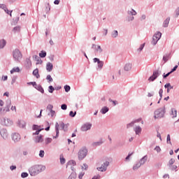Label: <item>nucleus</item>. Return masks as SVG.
Listing matches in <instances>:
<instances>
[{
  "instance_id": "obj_6",
  "label": "nucleus",
  "mask_w": 179,
  "mask_h": 179,
  "mask_svg": "<svg viewBox=\"0 0 179 179\" xmlns=\"http://www.w3.org/2000/svg\"><path fill=\"white\" fill-rule=\"evenodd\" d=\"M92 48L94 50L95 54H101V52H103L101 46L99 45L93 44Z\"/></svg>"
},
{
  "instance_id": "obj_35",
  "label": "nucleus",
  "mask_w": 179,
  "mask_h": 179,
  "mask_svg": "<svg viewBox=\"0 0 179 179\" xmlns=\"http://www.w3.org/2000/svg\"><path fill=\"white\" fill-rule=\"evenodd\" d=\"M13 33H19L20 31V27H15L13 29Z\"/></svg>"
},
{
  "instance_id": "obj_28",
  "label": "nucleus",
  "mask_w": 179,
  "mask_h": 179,
  "mask_svg": "<svg viewBox=\"0 0 179 179\" xmlns=\"http://www.w3.org/2000/svg\"><path fill=\"white\" fill-rule=\"evenodd\" d=\"M169 23H170V18H166L164 22V27H167L169 26Z\"/></svg>"
},
{
  "instance_id": "obj_48",
  "label": "nucleus",
  "mask_w": 179,
  "mask_h": 179,
  "mask_svg": "<svg viewBox=\"0 0 179 179\" xmlns=\"http://www.w3.org/2000/svg\"><path fill=\"white\" fill-rule=\"evenodd\" d=\"M83 176H85V172H81V173H80V174H79V176H78V178H79V179L83 178Z\"/></svg>"
},
{
  "instance_id": "obj_57",
  "label": "nucleus",
  "mask_w": 179,
  "mask_h": 179,
  "mask_svg": "<svg viewBox=\"0 0 179 179\" xmlns=\"http://www.w3.org/2000/svg\"><path fill=\"white\" fill-rule=\"evenodd\" d=\"M88 167L89 166H87V164H84L83 166H82V169H83V170H87Z\"/></svg>"
},
{
  "instance_id": "obj_51",
  "label": "nucleus",
  "mask_w": 179,
  "mask_h": 179,
  "mask_svg": "<svg viewBox=\"0 0 179 179\" xmlns=\"http://www.w3.org/2000/svg\"><path fill=\"white\" fill-rule=\"evenodd\" d=\"M44 150H41L40 152H39V156L40 157H44Z\"/></svg>"
},
{
  "instance_id": "obj_30",
  "label": "nucleus",
  "mask_w": 179,
  "mask_h": 179,
  "mask_svg": "<svg viewBox=\"0 0 179 179\" xmlns=\"http://www.w3.org/2000/svg\"><path fill=\"white\" fill-rule=\"evenodd\" d=\"M15 72H20V69H19V67H14V68L10 71V73H15Z\"/></svg>"
},
{
  "instance_id": "obj_4",
  "label": "nucleus",
  "mask_w": 179,
  "mask_h": 179,
  "mask_svg": "<svg viewBox=\"0 0 179 179\" xmlns=\"http://www.w3.org/2000/svg\"><path fill=\"white\" fill-rule=\"evenodd\" d=\"M13 57L15 61H19V59H22V53L20 50L15 49L13 52Z\"/></svg>"
},
{
  "instance_id": "obj_2",
  "label": "nucleus",
  "mask_w": 179,
  "mask_h": 179,
  "mask_svg": "<svg viewBox=\"0 0 179 179\" xmlns=\"http://www.w3.org/2000/svg\"><path fill=\"white\" fill-rule=\"evenodd\" d=\"M87 156V149L83 148L78 152V159L79 160H83L84 158Z\"/></svg>"
},
{
  "instance_id": "obj_1",
  "label": "nucleus",
  "mask_w": 179,
  "mask_h": 179,
  "mask_svg": "<svg viewBox=\"0 0 179 179\" xmlns=\"http://www.w3.org/2000/svg\"><path fill=\"white\" fill-rule=\"evenodd\" d=\"M45 169V166H42L40 165H35L29 169V174L30 176H34L39 174V173Z\"/></svg>"
},
{
  "instance_id": "obj_63",
  "label": "nucleus",
  "mask_w": 179,
  "mask_h": 179,
  "mask_svg": "<svg viewBox=\"0 0 179 179\" xmlns=\"http://www.w3.org/2000/svg\"><path fill=\"white\" fill-rule=\"evenodd\" d=\"M155 150H156L157 152H160L161 149H160V147L159 146H157L155 148Z\"/></svg>"
},
{
  "instance_id": "obj_64",
  "label": "nucleus",
  "mask_w": 179,
  "mask_h": 179,
  "mask_svg": "<svg viewBox=\"0 0 179 179\" xmlns=\"http://www.w3.org/2000/svg\"><path fill=\"white\" fill-rule=\"evenodd\" d=\"M10 110H11L12 111H14L15 113H16V106H12L11 108H10Z\"/></svg>"
},
{
  "instance_id": "obj_59",
  "label": "nucleus",
  "mask_w": 179,
  "mask_h": 179,
  "mask_svg": "<svg viewBox=\"0 0 179 179\" xmlns=\"http://www.w3.org/2000/svg\"><path fill=\"white\" fill-rule=\"evenodd\" d=\"M143 47H145V43L141 45L140 48H138V51H142L143 50Z\"/></svg>"
},
{
  "instance_id": "obj_38",
  "label": "nucleus",
  "mask_w": 179,
  "mask_h": 179,
  "mask_svg": "<svg viewBox=\"0 0 179 179\" xmlns=\"http://www.w3.org/2000/svg\"><path fill=\"white\" fill-rule=\"evenodd\" d=\"M20 128H25L26 127V122H20Z\"/></svg>"
},
{
  "instance_id": "obj_39",
  "label": "nucleus",
  "mask_w": 179,
  "mask_h": 179,
  "mask_svg": "<svg viewBox=\"0 0 179 179\" xmlns=\"http://www.w3.org/2000/svg\"><path fill=\"white\" fill-rule=\"evenodd\" d=\"M103 143V141L95 142L92 143L93 146H100Z\"/></svg>"
},
{
  "instance_id": "obj_13",
  "label": "nucleus",
  "mask_w": 179,
  "mask_h": 179,
  "mask_svg": "<svg viewBox=\"0 0 179 179\" xmlns=\"http://www.w3.org/2000/svg\"><path fill=\"white\" fill-rule=\"evenodd\" d=\"M94 62H97L99 68L101 69L103 68V66L104 65V62L100 61L98 58L94 59Z\"/></svg>"
},
{
  "instance_id": "obj_14",
  "label": "nucleus",
  "mask_w": 179,
  "mask_h": 179,
  "mask_svg": "<svg viewBox=\"0 0 179 179\" xmlns=\"http://www.w3.org/2000/svg\"><path fill=\"white\" fill-rule=\"evenodd\" d=\"M52 68H54L52 63L48 62L46 64V70L48 71V72H51V71H52Z\"/></svg>"
},
{
  "instance_id": "obj_40",
  "label": "nucleus",
  "mask_w": 179,
  "mask_h": 179,
  "mask_svg": "<svg viewBox=\"0 0 179 179\" xmlns=\"http://www.w3.org/2000/svg\"><path fill=\"white\" fill-rule=\"evenodd\" d=\"M68 179H76V174L75 173H71L69 176Z\"/></svg>"
},
{
  "instance_id": "obj_16",
  "label": "nucleus",
  "mask_w": 179,
  "mask_h": 179,
  "mask_svg": "<svg viewBox=\"0 0 179 179\" xmlns=\"http://www.w3.org/2000/svg\"><path fill=\"white\" fill-rule=\"evenodd\" d=\"M13 139L14 142H17L18 141H20V135H19V134H14L13 135Z\"/></svg>"
},
{
  "instance_id": "obj_60",
  "label": "nucleus",
  "mask_w": 179,
  "mask_h": 179,
  "mask_svg": "<svg viewBox=\"0 0 179 179\" xmlns=\"http://www.w3.org/2000/svg\"><path fill=\"white\" fill-rule=\"evenodd\" d=\"M163 60L164 61V62H167V61H169V56H164L163 57Z\"/></svg>"
},
{
  "instance_id": "obj_29",
  "label": "nucleus",
  "mask_w": 179,
  "mask_h": 179,
  "mask_svg": "<svg viewBox=\"0 0 179 179\" xmlns=\"http://www.w3.org/2000/svg\"><path fill=\"white\" fill-rule=\"evenodd\" d=\"M6 45V41L5 40L0 41V48H3Z\"/></svg>"
},
{
  "instance_id": "obj_5",
  "label": "nucleus",
  "mask_w": 179,
  "mask_h": 179,
  "mask_svg": "<svg viewBox=\"0 0 179 179\" xmlns=\"http://www.w3.org/2000/svg\"><path fill=\"white\" fill-rule=\"evenodd\" d=\"M155 118H162L164 116V109L159 108L155 112Z\"/></svg>"
},
{
  "instance_id": "obj_37",
  "label": "nucleus",
  "mask_w": 179,
  "mask_h": 179,
  "mask_svg": "<svg viewBox=\"0 0 179 179\" xmlns=\"http://www.w3.org/2000/svg\"><path fill=\"white\" fill-rule=\"evenodd\" d=\"M60 127L64 129V131H66V129H68V126L64 123H61Z\"/></svg>"
},
{
  "instance_id": "obj_43",
  "label": "nucleus",
  "mask_w": 179,
  "mask_h": 179,
  "mask_svg": "<svg viewBox=\"0 0 179 179\" xmlns=\"http://www.w3.org/2000/svg\"><path fill=\"white\" fill-rule=\"evenodd\" d=\"M37 89L38 90L39 92H41V93H44V89L43 88V87L38 85Z\"/></svg>"
},
{
  "instance_id": "obj_45",
  "label": "nucleus",
  "mask_w": 179,
  "mask_h": 179,
  "mask_svg": "<svg viewBox=\"0 0 179 179\" xmlns=\"http://www.w3.org/2000/svg\"><path fill=\"white\" fill-rule=\"evenodd\" d=\"M169 168L172 171L177 170V165H171V166H169Z\"/></svg>"
},
{
  "instance_id": "obj_12",
  "label": "nucleus",
  "mask_w": 179,
  "mask_h": 179,
  "mask_svg": "<svg viewBox=\"0 0 179 179\" xmlns=\"http://www.w3.org/2000/svg\"><path fill=\"white\" fill-rule=\"evenodd\" d=\"M0 8L1 9H3V10L5 12H6V13L8 15H10V16L12 17V11H10V13H9V10H8V8H6V5H5V4H0Z\"/></svg>"
},
{
  "instance_id": "obj_34",
  "label": "nucleus",
  "mask_w": 179,
  "mask_h": 179,
  "mask_svg": "<svg viewBox=\"0 0 179 179\" xmlns=\"http://www.w3.org/2000/svg\"><path fill=\"white\" fill-rule=\"evenodd\" d=\"M108 108L107 107H103L101 110V113H102V114H106V113H108Z\"/></svg>"
},
{
  "instance_id": "obj_20",
  "label": "nucleus",
  "mask_w": 179,
  "mask_h": 179,
  "mask_svg": "<svg viewBox=\"0 0 179 179\" xmlns=\"http://www.w3.org/2000/svg\"><path fill=\"white\" fill-rule=\"evenodd\" d=\"M134 131H135L136 135H139V134H141V132H142V128H141V127L138 126L134 129Z\"/></svg>"
},
{
  "instance_id": "obj_52",
  "label": "nucleus",
  "mask_w": 179,
  "mask_h": 179,
  "mask_svg": "<svg viewBox=\"0 0 179 179\" xmlns=\"http://www.w3.org/2000/svg\"><path fill=\"white\" fill-rule=\"evenodd\" d=\"M54 92V87L52 85L49 86V93H52Z\"/></svg>"
},
{
  "instance_id": "obj_58",
  "label": "nucleus",
  "mask_w": 179,
  "mask_h": 179,
  "mask_svg": "<svg viewBox=\"0 0 179 179\" xmlns=\"http://www.w3.org/2000/svg\"><path fill=\"white\" fill-rule=\"evenodd\" d=\"M43 130L44 129L36 130V131L34 133L33 135H38V134H40V132H41V131H43Z\"/></svg>"
},
{
  "instance_id": "obj_44",
  "label": "nucleus",
  "mask_w": 179,
  "mask_h": 179,
  "mask_svg": "<svg viewBox=\"0 0 179 179\" xmlns=\"http://www.w3.org/2000/svg\"><path fill=\"white\" fill-rule=\"evenodd\" d=\"M129 15H131L132 16H135L136 15V11L134 10H131V11H129Z\"/></svg>"
},
{
  "instance_id": "obj_36",
  "label": "nucleus",
  "mask_w": 179,
  "mask_h": 179,
  "mask_svg": "<svg viewBox=\"0 0 179 179\" xmlns=\"http://www.w3.org/2000/svg\"><path fill=\"white\" fill-rule=\"evenodd\" d=\"M68 166H76V162L74 160H71L68 162Z\"/></svg>"
},
{
  "instance_id": "obj_53",
  "label": "nucleus",
  "mask_w": 179,
  "mask_h": 179,
  "mask_svg": "<svg viewBox=\"0 0 179 179\" xmlns=\"http://www.w3.org/2000/svg\"><path fill=\"white\" fill-rule=\"evenodd\" d=\"M61 108L62 110H66V108H68V106H66V104H62L61 106Z\"/></svg>"
},
{
  "instance_id": "obj_27",
  "label": "nucleus",
  "mask_w": 179,
  "mask_h": 179,
  "mask_svg": "<svg viewBox=\"0 0 179 179\" xmlns=\"http://www.w3.org/2000/svg\"><path fill=\"white\" fill-rule=\"evenodd\" d=\"M39 57H41V58H45V57H47V52L42 50L41 53H39Z\"/></svg>"
},
{
  "instance_id": "obj_24",
  "label": "nucleus",
  "mask_w": 179,
  "mask_h": 179,
  "mask_svg": "<svg viewBox=\"0 0 179 179\" xmlns=\"http://www.w3.org/2000/svg\"><path fill=\"white\" fill-rule=\"evenodd\" d=\"M32 129H33V131H38L39 129H43V128L41 129V126L34 124V125L32 127Z\"/></svg>"
},
{
  "instance_id": "obj_17",
  "label": "nucleus",
  "mask_w": 179,
  "mask_h": 179,
  "mask_svg": "<svg viewBox=\"0 0 179 179\" xmlns=\"http://www.w3.org/2000/svg\"><path fill=\"white\" fill-rule=\"evenodd\" d=\"M164 87L167 89V93H170V90H171V89H173L174 87L171 86V84L170 83H166L164 85Z\"/></svg>"
},
{
  "instance_id": "obj_42",
  "label": "nucleus",
  "mask_w": 179,
  "mask_h": 179,
  "mask_svg": "<svg viewBox=\"0 0 179 179\" xmlns=\"http://www.w3.org/2000/svg\"><path fill=\"white\" fill-rule=\"evenodd\" d=\"M141 164L138 163V164H136L135 166H134V167H133V170H138V169L139 168V167H141Z\"/></svg>"
},
{
  "instance_id": "obj_23",
  "label": "nucleus",
  "mask_w": 179,
  "mask_h": 179,
  "mask_svg": "<svg viewBox=\"0 0 179 179\" xmlns=\"http://www.w3.org/2000/svg\"><path fill=\"white\" fill-rule=\"evenodd\" d=\"M140 121H142V119L139 118L138 120H136L134 122H132L131 123L127 124V128H129V127H134V124L135 122H140Z\"/></svg>"
},
{
  "instance_id": "obj_7",
  "label": "nucleus",
  "mask_w": 179,
  "mask_h": 179,
  "mask_svg": "<svg viewBox=\"0 0 179 179\" xmlns=\"http://www.w3.org/2000/svg\"><path fill=\"white\" fill-rule=\"evenodd\" d=\"M159 75H160V71L159 70L154 71L152 76H151L149 78L148 80L150 82H153V80H155V79H157V78L159 77Z\"/></svg>"
},
{
  "instance_id": "obj_47",
  "label": "nucleus",
  "mask_w": 179,
  "mask_h": 179,
  "mask_svg": "<svg viewBox=\"0 0 179 179\" xmlns=\"http://www.w3.org/2000/svg\"><path fill=\"white\" fill-rule=\"evenodd\" d=\"M47 80H49V82H52V78L50 75H48L46 77Z\"/></svg>"
},
{
  "instance_id": "obj_41",
  "label": "nucleus",
  "mask_w": 179,
  "mask_h": 179,
  "mask_svg": "<svg viewBox=\"0 0 179 179\" xmlns=\"http://www.w3.org/2000/svg\"><path fill=\"white\" fill-rule=\"evenodd\" d=\"M166 142L167 143H170V145H171V138H170V134L167 135Z\"/></svg>"
},
{
  "instance_id": "obj_15",
  "label": "nucleus",
  "mask_w": 179,
  "mask_h": 179,
  "mask_svg": "<svg viewBox=\"0 0 179 179\" xmlns=\"http://www.w3.org/2000/svg\"><path fill=\"white\" fill-rule=\"evenodd\" d=\"M43 141H44V139H43L42 135L38 136L35 138V142L36 143H40L43 142Z\"/></svg>"
},
{
  "instance_id": "obj_26",
  "label": "nucleus",
  "mask_w": 179,
  "mask_h": 179,
  "mask_svg": "<svg viewBox=\"0 0 179 179\" xmlns=\"http://www.w3.org/2000/svg\"><path fill=\"white\" fill-rule=\"evenodd\" d=\"M171 115H172V118H176V117H177V110L172 109L171 110Z\"/></svg>"
},
{
  "instance_id": "obj_18",
  "label": "nucleus",
  "mask_w": 179,
  "mask_h": 179,
  "mask_svg": "<svg viewBox=\"0 0 179 179\" xmlns=\"http://www.w3.org/2000/svg\"><path fill=\"white\" fill-rule=\"evenodd\" d=\"M59 124L58 123L56 124L55 125V129H56V136H54L53 138H58L59 135Z\"/></svg>"
},
{
  "instance_id": "obj_3",
  "label": "nucleus",
  "mask_w": 179,
  "mask_h": 179,
  "mask_svg": "<svg viewBox=\"0 0 179 179\" xmlns=\"http://www.w3.org/2000/svg\"><path fill=\"white\" fill-rule=\"evenodd\" d=\"M161 38L162 34L160 31H158L156 34H155L152 37V44H153V45H156V44H157V41H159Z\"/></svg>"
},
{
  "instance_id": "obj_56",
  "label": "nucleus",
  "mask_w": 179,
  "mask_h": 179,
  "mask_svg": "<svg viewBox=\"0 0 179 179\" xmlns=\"http://www.w3.org/2000/svg\"><path fill=\"white\" fill-rule=\"evenodd\" d=\"M28 66H31V60L30 59H27Z\"/></svg>"
},
{
  "instance_id": "obj_54",
  "label": "nucleus",
  "mask_w": 179,
  "mask_h": 179,
  "mask_svg": "<svg viewBox=\"0 0 179 179\" xmlns=\"http://www.w3.org/2000/svg\"><path fill=\"white\" fill-rule=\"evenodd\" d=\"M28 85H32L34 87H36V86H37V83L36 82L28 83Z\"/></svg>"
},
{
  "instance_id": "obj_50",
  "label": "nucleus",
  "mask_w": 179,
  "mask_h": 179,
  "mask_svg": "<svg viewBox=\"0 0 179 179\" xmlns=\"http://www.w3.org/2000/svg\"><path fill=\"white\" fill-rule=\"evenodd\" d=\"M27 176H29V174H28L27 173H22L21 174V177H22V178H26V177H27Z\"/></svg>"
},
{
  "instance_id": "obj_31",
  "label": "nucleus",
  "mask_w": 179,
  "mask_h": 179,
  "mask_svg": "<svg viewBox=\"0 0 179 179\" xmlns=\"http://www.w3.org/2000/svg\"><path fill=\"white\" fill-rule=\"evenodd\" d=\"M65 158L64 157V155H60V163L61 164H65Z\"/></svg>"
},
{
  "instance_id": "obj_55",
  "label": "nucleus",
  "mask_w": 179,
  "mask_h": 179,
  "mask_svg": "<svg viewBox=\"0 0 179 179\" xmlns=\"http://www.w3.org/2000/svg\"><path fill=\"white\" fill-rule=\"evenodd\" d=\"M159 94L160 96V98L163 97V89H160L159 91Z\"/></svg>"
},
{
  "instance_id": "obj_49",
  "label": "nucleus",
  "mask_w": 179,
  "mask_h": 179,
  "mask_svg": "<svg viewBox=\"0 0 179 179\" xmlns=\"http://www.w3.org/2000/svg\"><path fill=\"white\" fill-rule=\"evenodd\" d=\"M69 115L70 117H75V115H76V112L73 113V111H70Z\"/></svg>"
},
{
  "instance_id": "obj_33",
  "label": "nucleus",
  "mask_w": 179,
  "mask_h": 179,
  "mask_svg": "<svg viewBox=\"0 0 179 179\" xmlns=\"http://www.w3.org/2000/svg\"><path fill=\"white\" fill-rule=\"evenodd\" d=\"M51 142H52V138H46L45 139V145H48L49 143H51Z\"/></svg>"
},
{
  "instance_id": "obj_11",
  "label": "nucleus",
  "mask_w": 179,
  "mask_h": 179,
  "mask_svg": "<svg viewBox=\"0 0 179 179\" xmlns=\"http://www.w3.org/2000/svg\"><path fill=\"white\" fill-rule=\"evenodd\" d=\"M0 134L2 138H3V139H6V138H8V131L6 129H1Z\"/></svg>"
},
{
  "instance_id": "obj_19",
  "label": "nucleus",
  "mask_w": 179,
  "mask_h": 179,
  "mask_svg": "<svg viewBox=\"0 0 179 179\" xmlns=\"http://www.w3.org/2000/svg\"><path fill=\"white\" fill-rule=\"evenodd\" d=\"M124 69V71H131V69H132V64H131L130 63L126 64Z\"/></svg>"
},
{
  "instance_id": "obj_32",
  "label": "nucleus",
  "mask_w": 179,
  "mask_h": 179,
  "mask_svg": "<svg viewBox=\"0 0 179 179\" xmlns=\"http://www.w3.org/2000/svg\"><path fill=\"white\" fill-rule=\"evenodd\" d=\"M176 162V159H171L169 162L168 166L169 167L173 166V164H174V163Z\"/></svg>"
},
{
  "instance_id": "obj_8",
  "label": "nucleus",
  "mask_w": 179,
  "mask_h": 179,
  "mask_svg": "<svg viewBox=\"0 0 179 179\" xmlns=\"http://www.w3.org/2000/svg\"><path fill=\"white\" fill-rule=\"evenodd\" d=\"M159 75H160V71L159 70L154 71L152 76H151L149 78L148 80L150 82H153V80H155V79H157V78L159 77Z\"/></svg>"
},
{
  "instance_id": "obj_46",
  "label": "nucleus",
  "mask_w": 179,
  "mask_h": 179,
  "mask_svg": "<svg viewBox=\"0 0 179 179\" xmlns=\"http://www.w3.org/2000/svg\"><path fill=\"white\" fill-rule=\"evenodd\" d=\"M65 92H68L69 90H71V87L69 85H65L64 86Z\"/></svg>"
},
{
  "instance_id": "obj_61",
  "label": "nucleus",
  "mask_w": 179,
  "mask_h": 179,
  "mask_svg": "<svg viewBox=\"0 0 179 179\" xmlns=\"http://www.w3.org/2000/svg\"><path fill=\"white\" fill-rule=\"evenodd\" d=\"M47 108H48V110H50V111H51V110H52V108H53V106H52V105H48V106H47Z\"/></svg>"
},
{
  "instance_id": "obj_25",
  "label": "nucleus",
  "mask_w": 179,
  "mask_h": 179,
  "mask_svg": "<svg viewBox=\"0 0 179 179\" xmlns=\"http://www.w3.org/2000/svg\"><path fill=\"white\" fill-rule=\"evenodd\" d=\"M111 36L113 38H115L117 37H118V31L117 30H115L112 32L111 34Z\"/></svg>"
},
{
  "instance_id": "obj_22",
  "label": "nucleus",
  "mask_w": 179,
  "mask_h": 179,
  "mask_svg": "<svg viewBox=\"0 0 179 179\" xmlns=\"http://www.w3.org/2000/svg\"><path fill=\"white\" fill-rule=\"evenodd\" d=\"M148 160V157H143L140 162H138V164H141V166H142V164H145V163H146V161Z\"/></svg>"
},
{
  "instance_id": "obj_62",
  "label": "nucleus",
  "mask_w": 179,
  "mask_h": 179,
  "mask_svg": "<svg viewBox=\"0 0 179 179\" xmlns=\"http://www.w3.org/2000/svg\"><path fill=\"white\" fill-rule=\"evenodd\" d=\"M51 117H54L55 115V112L53 110H50Z\"/></svg>"
},
{
  "instance_id": "obj_9",
  "label": "nucleus",
  "mask_w": 179,
  "mask_h": 179,
  "mask_svg": "<svg viewBox=\"0 0 179 179\" xmlns=\"http://www.w3.org/2000/svg\"><path fill=\"white\" fill-rule=\"evenodd\" d=\"M108 164H110V162H106L100 167L97 168V170H99V171H106L107 167H108Z\"/></svg>"
},
{
  "instance_id": "obj_21",
  "label": "nucleus",
  "mask_w": 179,
  "mask_h": 179,
  "mask_svg": "<svg viewBox=\"0 0 179 179\" xmlns=\"http://www.w3.org/2000/svg\"><path fill=\"white\" fill-rule=\"evenodd\" d=\"M33 75L34 76H36L37 79L40 78V74H38V69H36L35 70H34Z\"/></svg>"
},
{
  "instance_id": "obj_10",
  "label": "nucleus",
  "mask_w": 179,
  "mask_h": 179,
  "mask_svg": "<svg viewBox=\"0 0 179 179\" xmlns=\"http://www.w3.org/2000/svg\"><path fill=\"white\" fill-rule=\"evenodd\" d=\"M90 128H92V124L86 123L81 127V131L86 132V131H89Z\"/></svg>"
}]
</instances>
